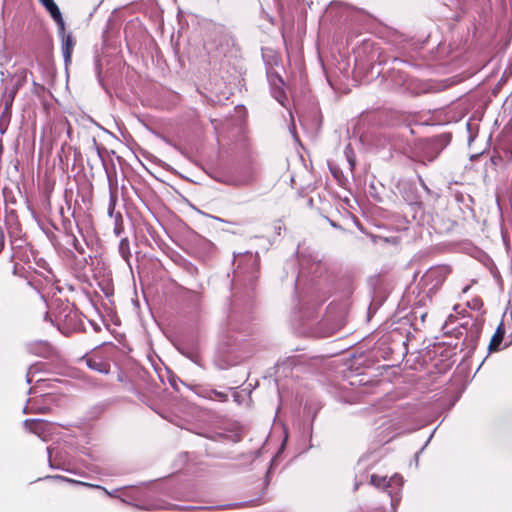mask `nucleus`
I'll return each mask as SVG.
<instances>
[{
    "label": "nucleus",
    "mask_w": 512,
    "mask_h": 512,
    "mask_svg": "<svg viewBox=\"0 0 512 512\" xmlns=\"http://www.w3.org/2000/svg\"><path fill=\"white\" fill-rule=\"evenodd\" d=\"M451 269L447 265H438L429 268L420 279V285L428 293H435L444 283Z\"/></svg>",
    "instance_id": "obj_1"
},
{
    "label": "nucleus",
    "mask_w": 512,
    "mask_h": 512,
    "mask_svg": "<svg viewBox=\"0 0 512 512\" xmlns=\"http://www.w3.org/2000/svg\"><path fill=\"white\" fill-rule=\"evenodd\" d=\"M44 319H49L52 324L57 325L59 330L63 332L75 328L78 324V314L69 304H66L65 307L55 315L54 319L50 318L48 312L45 313Z\"/></svg>",
    "instance_id": "obj_2"
},
{
    "label": "nucleus",
    "mask_w": 512,
    "mask_h": 512,
    "mask_svg": "<svg viewBox=\"0 0 512 512\" xmlns=\"http://www.w3.org/2000/svg\"><path fill=\"white\" fill-rule=\"evenodd\" d=\"M48 462L52 469H59L64 471H70L71 461L66 451L56 446L47 447Z\"/></svg>",
    "instance_id": "obj_3"
},
{
    "label": "nucleus",
    "mask_w": 512,
    "mask_h": 512,
    "mask_svg": "<svg viewBox=\"0 0 512 512\" xmlns=\"http://www.w3.org/2000/svg\"><path fill=\"white\" fill-rule=\"evenodd\" d=\"M24 426L43 441H47L55 429V426L52 423L40 419H26L24 421Z\"/></svg>",
    "instance_id": "obj_4"
},
{
    "label": "nucleus",
    "mask_w": 512,
    "mask_h": 512,
    "mask_svg": "<svg viewBox=\"0 0 512 512\" xmlns=\"http://www.w3.org/2000/svg\"><path fill=\"white\" fill-rule=\"evenodd\" d=\"M39 2L45 7L52 19L56 22L58 29L63 32V30H65V22L58 5L54 0H39Z\"/></svg>",
    "instance_id": "obj_5"
},
{
    "label": "nucleus",
    "mask_w": 512,
    "mask_h": 512,
    "mask_svg": "<svg viewBox=\"0 0 512 512\" xmlns=\"http://www.w3.org/2000/svg\"><path fill=\"white\" fill-rule=\"evenodd\" d=\"M58 34L62 40L61 50H62V55L64 58L65 65L67 66L71 63V57H72L75 41L71 34L65 33V30H63V32H61L58 29Z\"/></svg>",
    "instance_id": "obj_6"
},
{
    "label": "nucleus",
    "mask_w": 512,
    "mask_h": 512,
    "mask_svg": "<svg viewBox=\"0 0 512 512\" xmlns=\"http://www.w3.org/2000/svg\"><path fill=\"white\" fill-rule=\"evenodd\" d=\"M30 351L40 357L47 358L52 354V347L47 341H37L30 344Z\"/></svg>",
    "instance_id": "obj_7"
},
{
    "label": "nucleus",
    "mask_w": 512,
    "mask_h": 512,
    "mask_svg": "<svg viewBox=\"0 0 512 512\" xmlns=\"http://www.w3.org/2000/svg\"><path fill=\"white\" fill-rule=\"evenodd\" d=\"M46 478L47 479H57V480H62V481H66V482L73 483V484H79V485H83V486H87V487H91V488L101 489L109 496H113L112 493H110L108 490H106V488H104L100 485H94V484H90V483H86V482H81V481L73 480V479H70V478H67L64 476H60V475L47 476Z\"/></svg>",
    "instance_id": "obj_8"
},
{
    "label": "nucleus",
    "mask_w": 512,
    "mask_h": 512,
    "mask_svg": "<svg viewBox=\"0 0 512 512\" xmlns=\"http://www.w3.org/2000/svg\"><path fill=\"white\" fill-rule=\"evenodd\" d=\"M504 337V330L502 326L500 325L497 330L495 331L494 335L492 336V339L489 344V350L490 351H496L498 350L502 340Z\"/></svg>",
    "instance_id": "obj_9"
},
{
    "label": "nucleus",
    "mask_w": 512,
    "mask_h": 512,
    "mask_svg": "<svg viewBox=\"0 0 512 512\" xmlns=\"http://www.w3.org/2000/svg\"><path fill=\"white\" fill-rule=\"evenodd\" d=\"M119 253L121 257L129 263V259L131 257L130 244L127 238L121 239L119 243Z\"/></svg>",
    "instance_id": "obj_10"
},
{
    "label": "nucleus",
    "mask_w": 512,
    "mask_h": 512,
    "mask_svg": "<svg viewBox=\"0 0 512 512\" xmlns=\"http://www.w3.org/2000/svg\"><path fill=\"white\" fill-rule=\"evenodd\" d=\"M239 256H242V254H239ZM243 257L247 263L251 264V272L254 274L259 267L257 254H253L252 252H246L243 254Z\"/></svg>",
    "instance_id": "obj_11"
},
{
    "label": "nucleus",
    "mask_w": 512,
    "mask_h": 512,
    "mask_svg": "<svg viewBox=\"0 0 512 512\" xmlns=\"http://www.w3.org/2000/svg\"><path fill=\"white\" fill-rule=\"evenodd\" d=\"M388 481L389 479H387L386 476H379L373 474L370 477V483L376 488H389Z\"/></svg>",
    "instance_id": "obj_12"
},
{
    "label": "nucleus",
    "mask_w": 512,
    "mask_h": 512,
    "mask_svg": "<svg viewBox=\"0 0 512 512\" xmlns=\"http://www.w3.org/2000/svg\"><path fill=\"white\" fill-rule=\"evenodd\" d=\"M87 364L88 366L93 369V370H96V371H99L101 373H108V368H107V365L102 363V362H99V361H96V360H92V359H89L87 361Z\"/></svg>",
    "instance_id": "obj_13"
},
{
    "label": "nucleus",
    "mask_w": 512,
    "mask_h": 512,
    "mask_svg": "<svg viewBox=\"0 0 512 512\" xmlns=\"http://www.w3.org/2000/svg\"><path fill=\"white\" fill-rule=\"evenodd\" d=\"M389 488H397L400 489L403 485V477L399 474H394L389 478L388 481Z\"/></svg>",
    "instance_id": "obj_14"
},
{
    "label": "nucleus",
    "mask_w": 512,
    "mask_h": 512,
    "mask_svg": "<svg viewBox=\"0 0 512 512\" xmlns=\"http://www.w3.org/2000/svg\"><path fill=\"white\" fill-rule=\"evenodd\" d=\"M273 97L282 105H284V100L286 99L283 88H273L272 89Z\"/></svg>",
    "instance_id": "obj_15"
},
{
    "label": "nucleus",
    "mask_w": 512,
    "mask_h": 512,
    "mask_svg": "<svg viewBox=\"0 0 512 512\" xmlns=\"http://www.w3.org/2000/svg\"><path fill=\"white\" fill-rule=\"evenodd\" d=\"M47 409L45 407H36L35 404L32 401H28L26 406L23 409L24 413H29L32 411H38L41 413H44Z\"/></svg>",
    "instance_id": "obj_16"
},
{
    "label": "nucleus",
    "mask_w": 512,
    "mask_h": 512,
    "mask_svg": "<svg viewBox=\"0 0 512 512\" xmlns=\"http://www.w3.org/2000/svg\"><path fill=\"white\" fill-rule=\"evenodd\" d=\"M345 154H346V157H347V160H348V163H349V166H350V169L353 170L354 166H355V160L353 158V151L350 147V145H347L346 148H345Z\"/></svg>",
    "instance_id": "obj_17"
},
{
    "label": "nucleus",
    "mask_w": 512,
    "mask_h": 512,
    "mask_svg": "<svg viewBox=\"0 0 512 512\" xmlns=\"http://www.w3.org/2000/svg\"><path fill=\"white\" fill-rule=\"evenodd\" d=\"M270 84L273 88H283L284 82L283 80L278 76L270 77Z\"/></svg>",
    "instance_id": "obj_18"
},
{
    "label": "nucleus",
    "mask_w": 512,
    "mask_h": 512,
    "mask_svg": "<svg viewBox=\"0 0 512 512\" xmlns=\"http://www.w3.org/2000/svg\"><path fill=\"white\" fill-rule=\"evenodd\" d=\"M116 205V194L114 192H110V203H109V212L111 213Z\"/></svg>",
    "instance_id": "obj_19"
},
{
    "label": "nucleus",
    "mask_w": 512,
    "mask_h": 512,
    "mask_svg": "<svg viewBox=\"0 0 512 512\" xmlns=\"http://www.w3.org/2000/svg\"><path fill=\"white\" fill-rule=\"evenodd\" d=\"M193 302L198 303L201 299V295L198 292H191V298Z\"/></svg>",
    "instance_id": "obj_20"
},
{
    "label": "nucleus",
    "mask_w": 512,
    "mask_h": 512,
    "mask_svg": "<svg viewBox=\"0 0 512 512\" xmlns=\"http://www.w3.org/2000/svg\"><path fill=\"white\" fill-rule=\"evenodd\" d=\"M37 382V386L33 387V388H30L29 390V393L32 394V393H36V390L42 385L44 384V380L42 379H39L36 381Z\"/></svg>",
    "instance_id": "obj_21"
},
{
    "label": "nucleus",
    "mask_w": 512,
    "mask_h": 512,
    "mask_svg": "<svg viewBox=\"0 0 512 512\" xmlns=\"http://www.w3.org/2000/svg\"><path fill=\"white\" fill-rule=\"evenodd\" d=\"M252 180H253V176L250 175L247 179L237 181V184L238 185H245V184L250 183Z\"/></svg>",
    "instance_id": "obj_22"
},
{
    "label": "nucleus",
    "mask_w": 512,
    "mask_h": 512,
    "mask_svg": "<svg viewBox=\"0 0 512 512\" xmlns=\"http://www.w3.org/2000/svg\"><path fill=\"white\" fill-rule=\"evenodd\" d=\"M26 377H27V382H28V383H30V382L32 381V378H31V371H29V372L27 373V376H26Z\"/></svg>",
    "instance_id": "obj_23"
},
{
    "label": "nucleus",
    "mask_w": 512,
    "mask_h": 512,
    "mask_svg": "<svg viewBox=\"0 0 512 512\" xmlns=\"http://www.w3.org/2000/svg\"><path fill=\"white\" fill-rule=\"evenodd\" d=\"M470 289V286H465L463 289H462V293H467V291Z\"/></svg>",
    "instance_id": "obj_24"
},
{
    "label": "nucleus",
    "mask_w": 512,
    "mask_h": 512,
    "mask_svg": "<svg viewBox=\"0 0 512 512\" xmlns=\"http://www.w3.org/2000/svg\"><path fill=\"white\" fill-rule=\"evenodd\" d=\"M281 227L276 228L277 234H280Z\"/></svg>",
    "instance_id": "obj_25"
},
{
    "label": "nucleus",
    "mask_w": 512,
    "mask_h": 512,
    "mask_svg": "<svg viewBox=\"0 0 512 512\" xmlns=\"http://www.w3.org/2000/svg\"><path fill=\"white\" fill-rule=\"evenodd\" d=\"M281 227L276 228L277 234H280Z\"/></svg>",
    "instance_id": "obj_26"
},
{
    "label": "nucleus",
    "mask_w": 512,
    "mask_h": 512,
    "mask_svg": "<svg viewBox=\"0 0 512 512\" xmlns=\"http://www.w3.org/2000/svg\"><path fill=\"white\" fill-rule=\"evenodd\" d=\"M281 227L276 228L277 234H280Z\"/></svg>",
    "instance_id": "obj_27"
},
{
    "label": "nucleus",
    "mask_w": 512,
    "mask_h": 512,
    "mask_svg": "<svg viewBox=\"0 0 512 512\" xmlns=\"http://www.w3.org/2000/svg\"><path fill=\"white\" fill-rule=\"evenodd\" d=\"M430 439H431L430 437L427 439L425 446L428 444V442H430Z\"/></svg>",
    "instance_id": "obj_28"
}]
</instances>
